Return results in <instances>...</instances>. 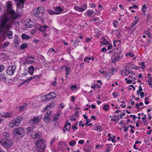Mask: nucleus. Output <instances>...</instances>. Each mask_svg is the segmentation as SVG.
<instances>
[{
  "label": "nucleus",
  "instance_id": "obj_6",
  "mask_svg": "<svg viewBox=\"0 0 152 152\" xmlns=\"http://www.w3.org/2000/svg\"><path fill=\"white\" fill-rule=\"evenodd\" d=\"M52 111L50 110H48L45 113L43 119L46 123H49L50 119L52 118Z\"/></svg>",
  "mask_w": 152,
  "mask_h": 152
},
{
  "label": "nucleus",
  "instance_id": "obj_61",
  "mask_svg": "<svg viewBox=\"0 0 152 152\" xmlns=\"http://www.w3.org/2000/svg\"><path fill=\"white\" fill-rule=\"evenodd\" d=\"M151 18V16L150 14H148L147 15V20H149V19Z\"/></svg>",
  "mask_w": 152,
  "mask_h": 152
},
{
  "label": "nucleus",
  "instance_id": "obj_43",
  "mask_svg": "<svg viewBox=\"0 0 152 152\" xmlns=\"http://www.w3.org/2000/svg\"><path fill=\"white\" fill-rule=\"evenodd\" d=\"M109 108V106L107 104H105L103 106V109L105 111H107Z\"/></svg>",
  "mask_w": 152,
  "mask_h": 152
},
{
  "label": "nucleus",
  "instance_id": "obj_58",
  "mask_svg": "<svg viewBox=\"0 0 152 152\" xmlns=\"http://www.w3.org/2000/svg\"><path fill=\"white\" fill-rule=\"evenodd\" d=\"M37 30L35 29H33L31 31V34L34 35L36 32Z\"/></svg>",
  "mask_w": 152,
  "mask_h": 152
},
{
  "label": "nucleus",
  "instance_id": "obj_46",
  "mask_svg": "<svg viewBox=\"0 0 152 152\" xmlns=\"http://www.w3.org/2000/svg\"><path fill=\"white\" fill-rule=\"evenodd\" d=\"M41 75H39L34 76V80H38L40 79Z\"/></svg>",
  "mask_w": 152,
  "mask_h": 152
},
{
  "label": "nucleus",
  "instance_id": "obj_21",
  "mask_svg": "<svg viewBox=\"0 0 152 152\" xmlns=\"http://www.w3.org/2000/svg\"><path fill=\"white\" fill-rule=\"evenodd\" d=\"M60 115L59 113H57L56 114H55L54 115L52 119V121H56L58 119H59L60 117Z\"/></svg>",
  "mask_w": 152,
  "mask_h": 152
},
{
  "label": "nucleus",
  "instance_id": "obj_1",
  "mask_svg": "<svg viewBox=\"0 0 152 152\" xmlns=\"http://www.w3.org/2000/svg\"><path fill=\"white\" fill-rule=\"evenodd\" d=\"M47 142L43 138H41L36 143V151L44 152L46 147Z\"/></svg>",
  "mask_w": 152,
  "mask_h": 152
},
{
  "label": "nucleus",
  "instance_id": "obj_60",
  "mask_svg": "<svg viewBox=\"0 0 152 152\" xmlns=\"http://www.w3.org/2000/svg\"><path fill=\"white\" fill-rule=\"evenodd\" d=\"M23 11L22 9H18V8L17 7V11L19 13H21Z\"/></svg>",
  "mask_w": 152,
  "mask_h": 152
},
{
  "label": "nucleus",
  "instance_id": "obj_11",
  "mask_svg": "<svg viewBox=\"0 0 152 152\" xmlns=\"http://www.w3.org/2000/svg\"><path fill=\"white\" fill-rule=\"evenodd\" d=\"M10 30H5L4 31V35L6 36L9 39H12L13 38V32L12 31H9Z\"/></svg>",
  "mask_w": 152,
  "mask_h": 152
},
{
  "label": "nucleus",
  "instance_id": "obj_59",
  "mask_svg": "<svg viewBox=\"0 0 152 152\" xmlns=\"http://www.w3.org/2000/svg\"><path fill=\"white\" fill-rule=\"evenodd\" d=\"M113 96L115 97L116 98L117 96H119V94H117L116 92H114L113 93Z\"/></svg>",
  "mask_w": 152,
  "mask_h": 152
},
{
  "label": "nucleus",
  "instance_id": "obj_12",
  "mask_svg": "<svg viewBox=\"0 0 152 152\" xmlns=\"http://www.w3.org/2000/svg\"><path fill=\"white\" fill-rule=\"evenodd\" d=\"M66 124L64 126L63 130V131L65 133L66 130H69L70 129L71 124L69 121L67 120L66 122Z\"/></svg>",
  "mask_w": 152,
  "mask_h": 152
},
{
  "label": "nucleus",
  "instance_id": "obj_26",
  "mask_svg": "<svg viewBox=\"0 0 152 152\" xmlns=\"http://www.w3.org/2000/svg\"><path fill=\"white\" fill-rule=\"evenodd\" d=\"M6 3L7 6L6 7L8 10L12 8V2L11 1H8L6 2Z\"/></svg>",
  "mask_w": 152,
  "mask_h": 152
},
{
  "label": "nucleus",
  "instance_id": "obj_35",
  "mask_svg": "<svg viewBox=\"0 0 152 152\" xmlns=\"http://www.w3.org/2000/svg\"><path fill=\"white\" fill-rule=\"evenodd\" d=\"M79 112L77 111L76 113H75L73 114L72 115V116H73V117H74L76 119L77 118H78L79 116Z\"/></svg>",
  "mask_w": 152,
  "mask_h": 152
},
{
  "label": "nucleus",
  "instance_id": "obj_36",
  "mask_svg": "<svg viewBox=\"0 0 152 152\" xmlns=\"http://www.w3.org/2000/svg\"><path fill=\"white\" fill-rule=\"evenodd\" d=\"M119 23V22L117 20H115L113 22V26L115 28H117L118 26V23Z\"/></svg>",
  "mask_w": 152,
  "mask_h": 152
},
{
  "label": "nucleus",
  "instance_id": "obj_17",
  "mask_svg": "<svg viewBox=\"0 0 152 152\" xmlns=\"http://www.w3.org/2000/svg\"><path fill=\"white\" fill-rule=\"evenodd\" d=\"M47 96H48L49 98H50V100H51L54 97H56V93L54 92H50L47 94Z\"/></svg>",
  "mask_w": 152,
  "mask_h": 152
},
{
  "label": "nucleus",
  "instance_id": "obj_57",
  "mask_svg": "<svg viewBox=\"0 0 152 152\" xmlns=\"http://www.w3.org/2000/svg\"><path fill=\"white\" fill-rule=\"evenodd\" d=\"M85 10L84 7H79V11L80 12H83V11H84Z\"/></svg>",
  "mask_w": 152,
  "mask_h": 152
},
{
  "label": "nucleus",
  "instance_id": "obj_27",
  "mask_svg": "<svg viewBox=\"0 0 152 152\" xmlns=\"http://www.w3.org/2000/svg\"><path fill=\"white\" fill-rule=\"evenodd\" d=\"M64 70L66 72V75H68L71 72L70 68L67 67H65Z\"/></svg>",
  "mask_w": 152,
  "mask_h": 152
},
{
  "label": "nucleus",
  "instance_id": "obj_44",
  "mask_svg": "<svg viewBox=\"0 0 152 152\" xmlns=\"http://www.w3.org/2000/svg\"><path fill=\"white\" fill-rule=\"evenodd\" d=\"M141 66V68L142 69H144L145 67V63L142 62H140L138 63Z\"/></svg>",
  "mask_w": 152,
  "mask_h": 152
},
{
  "label": "nucleus",
  "instance_id": "obj_24",
  "mask_svg": "<svg viewBox=\"0 0 152 152\" xmlns=\"http://www.w3.org/2000/svg\"><path fill=\"white\" fill-rule=\"evenodd\" d=\"M26 108V104H24L23 105L18 107L19 109V111L21 112L24 110Z\"/></svg>",
  "mask_w": 152,
  "mask_h": 152
},
{
  "label": "nucleus",
  "instance_id": "obj_64",
  "mask_svg": "<svg viewBox=\"0 0 152 152\" xmlns=\"http://www.w3.org/2000/svg\"><path fill=\"white\" fill-rule=\"evenodd\" d=\"M79 7L78 6H75L74 7V9L76 11H79Z\"/></svg>",
  "mask_w": 152,
  "mask_h": 152
},
{
  "label": "nucleus",
  "instance_id": "obj_9",
  "mask_svg": "<svg viewBox=\"0 0 152 152\" xmlns=\"http://www.w3.org/2000/svg\"><path fill=\"white\" fill-rule=\"evenodd\" d=\"M16 69L15 66L14 65L9 66L7 70V74L10 75H12L14 73V72Z\"/></svg>",
  "mask_w": 152,
  "mask_h": 152
},
{
  "label": "nucleus",
  "instance_id": "obj_7",
  "mask_svg": "<svg viewBox=\"0 0 152 152\" xmlns=\"http://www.w3.org/2000/svg\"><path fill=\"white\" fill-rule=\"evenodd\" d=\"M0 142L1 144L6 148L11 147L12 145L13 142L12 140H7L4 139L1 140Z\"/></svg>",
  "mask_w": 152,
  "mask_h": 152
},
{
  "label": "nucleus",
  "instance_id": "obj_42",
  "mask_svg": "<svg viewBox=\"0 0 152 152\" xmlns=\"http://www.w3.org/2000/svg\"><path fill=\"white\" fill-rule=\"evenodd\" d=\"M52 105V103L49 104V105H48L46 106L44 109L43 110V112H45L47 111L48 110V107H51Z\"/></svg>",
  "mask_w": 152,
  "mask_h": 152
},
{
  "label": "nucleus",
  "instance_id": "obj_4",
  "mask_svg": "<svg viewBox=\"0 0 152 152\" xmlns=\"http://www.w3.org/2000/svg\"><path fill=\"white\" fill-rule=\"evenodd\" d=\"M44 9L42 7L35 8L34 10V14L36 17L40 18L44 15Z\"/></svg>",
  "mask_w": 152,
  "mask_h": 152
},
{
  "label": "nucleus",
  "instance_id": "obj_41",
  "mask_svg": "<svg viewBox=\"0 0 152 152\" xmlns=\"http://www.w3.org/2000/svg\"><path fill=\"white\" fill-rule=\"evenodd\" d=\"M28 46L27 44L26 43H24L22 44L21 45H20L21 48L22 49H24L26 48Z\"/></svg>",
  "mask_w": 152,
  "mask_h": 152
},
{
  "label": "nucleus",
  "instance_id": "obj_32",
  "mask_svg": "<svg viewBox=\"0 0 152 152\" xmlns=\"http://www.w3.org/2000/svg\"><path fill=\"white\" fill-rule=\"evenodd\" d=\"M33 80H34V76H31V77H29L28 79H26L23 82L22 84L26 82H27V83H28Z\"/></svg>",
  "mask_w": 152,
  "mask_h": 152
},
{
  "label": "nucleus",
  "instance_id": "obj_8",
  "mask_svg": "<svg viewBox=\"0 0 152 152\" xmlns=\"http://www.w3.org/2000/svg\"><path fill=\"white\" fill-rule=\"evenodd\" d=\"M121 53V50H119L118 52L115 51V53L111 57L112 62H116L119 60L121 58L120 56V54Z\"/></svg>",
  "mask_w": 152,
  "mask_h": 152
},
{
  "label": "nucleus",
  "instance_id": "obj_23",
  "mask_svg": "<svg viewBox=\"0 0 152 152\" xmlns=\"http://www.w3.org/2000/svg\"><path fill=\"white\" fill-rule=\"evenodd\" d=\"M42 136V134L40 132H38L35 133L34 134V139L36 138H39Z\"/></svg>",
  "mask_w": 152,
  "mask_h": 152
},
{
  "label": "nucleus",
  "instance_id": "obj_5",
  "mask_svg": "<svg viewBox=\"0 0 152 152\" xmlns=\"http://www.w3.org/2000/svg\"><path fill=\"white\" fill-rule=\"evenodd\" d=\"M23 118L20 116H18L16 119L10 122V126L11 127H14L15 126H18L22 121Z\"/></svg>",
  "mask_w": 152,
  "mask_h": 152
},
{
  "label": "nucleus",
  "instance_id": "obj_51",
  "mask_svg": "<svg viewBox=\"0 0 152 152\" xmlns=\"http://www.w3.org/2000/svg\"><path fill=\"white\" fill-rule=\"evenodd\" d=\"M55 10L57 11L61 12L62 11V10L60 7H58L56 8Z\"/></svg>",
  "mask_w": 152,
  "mask_h": 152
},
{
  "label": "nucleus",
  "instance_id": "obj_52",
  "mask_svg": "<svg viewBox=\"0 0 152 152\" xmlns=\"http://www.w3.org/2000/svg\"><path fill=\"white\" fill-rule=\"evenodd\" d=\"M70 88L72 90L74 91L76 89L77 87L75 85H73L70 87Z\"/></svg>",
  "mask_w": 152,
  "mask_h": 152
},
{
  "label": "nucleus",
  "instance_id": "obj_63",
  "mask_svg": "<svg viewBox=\"0 0 152 152\" xmlns=\"http://www.w3.org/2000/svg\"><path fill=\"white\" fill-rule=\"evenodd\" d=\"M137 6L135 5H134L132 7H129V9L130 10H131V9L132 8H134L135 9H137Z\"/></svg>",
  "mask_w": 152,
  "mask_h": 152
},
{
  "label": "nucleus",
  "instance_id": "obj_20",
  "mask_svg": "<svg viewBox=\"0 0 152 152\" xmlns=\"http://www.w3.org/2000/svg\"><path fill=\"white\" fill-rule=\"evenodd\" d=\"M140 18H137L136 17H135V20H134L132 22V24L131 25V27H133L135 26L137 23L139 21Z\"/></svg>",
  "mask_w": 152,
  "mask_h": 152
},
{
  "label": "nucleus",
  "instance_id": "obj_3",
  "mask_svg": "<svg viewBox=\"0 0 152 152\" xmlns=\"http://www.w3.org/2000/svg\"><path fill=\"white\" fill-rule=\"evenodd\" d=\"M13 134L15 136H17L20 137H21L24 136L25 130L22 127H18L15 128L13 130Z\"/></svg>",
  "mask_w": 152,
  "mask_h": 152
},
{
  "label": "nucleus",
  "instance_id": "obj_10",
  "mask_svg": "<svg viewBox=\"0 0 152 152\" xmlns=\"http://www.w3.org/2000/svg\"><path fill=\"white\" fill-rule=\"evenodd\" d=\"M42 119V117L40 116H37L34 117L33 119H31L29 121V123L33 125L39 123Z\"/></svg>",
  "mask_w": 152,
  "mask_h": 152
},
{
  "label": "nucleus",
  "instance_id": "obj_30",
  "mask_svg": "<svg viewBox=\"0 0 152 152\" xmlns=\"http://www.w3.org/2000/svg\"><path fill=\"white\" fill-rule=\"evenodd\" d=\"M4 31H3L2 30L0 29V36L3 37V39L4 40L6 38V37L4 35L5 33H4Z\"/></svg>",
  "mask_w": 152,
  "mask_h": 152
},
{
  "label": "nucleus",
  "instance_id": "obj_45",
  "mask_svg": "<svg viewBox=\"0 0 152 152\" xmlns=\"http://www.w3.org/2000/svg\"><path fill=\"white\" fill-rule=\"evenodd\" d=\"M10 42H5L3 46V48H5L8 46L10 44Z\"/></svg>",
  "mask_w": 152,
  "mask_h": 152
},
{
  "label": "nucleus",
  "instance_id": "obj_29",
  "mask_svg": "<svg viewBox=\"0 0 152 152\" xmlns=\"http://www.w3.org/2000/svg\"><path fill=\"white\" fill-rule=\"evenodd\" d=\"M42 100L44 101H50V99L49 98L48 96L47 95L46 96H43L42 97Z\"/></svg>",
  "mask_w": 152,
  "mask_h": 152
},
{
  "label": "nucleus",
  "instance_id": "obj_16",
  "mask_svg": "<svg viewBox=\"0 0 152 152\" xmlns=\"http://www.w3.org/2000/svg\"><path fill=\"white\" fill-rule=\"evenodd\" d=\"M1 115L5 118H8L11 116L12 113L8 112L3 113H1Z\"/></svg>",
  "mask_w": 152,
  "mask_h": 152
},
{
  "label": "nucleus",
  "instance_id": "obj_13",
  "mask_svg": "<svg viewBox=\"0 0 152 152\" xmlns=\"http://www.w3.org/2000/svg\"><path fill=\"white\" fill-rule=\"evenodd\" d=\"M49 27L47 25H44L40 26L38 29L41 32H44Z\"/></svg>",
  "mask_w": 152,
  "mask_h": 152
},
{
  "label": "nucleus",
  "instance_id": "obj_55",
  "mask_svg": "<svg viewBox=\"0 0 152 152\" xmlns=\"http://www.w3.org/2000/svg\"><path fill=\"white\" fill-rule=\"evenodd\" d=\"M4 68V66L3 65H0V72H2Z\"/></svg>",
  "mask_w": 152,
  "mask_h": 152
},
{
  "label": "nucleus",
  "instance_id": "obj_14",
  "mask_svg": "<svg viewBox=\"0 0 152 152\" xmlns=\"http://www.w3.org/2000/svg\"><path fill=\"white\" fill-rule=\"evenodd\" d=\"M17 4V7L18 9H22L23 8L24 0H18Z\"/></svg>",
  "mask_w": 152,
  "mask_h": 152
},
{
  "label": "nucleus",
  "instance_id": "obj_62",
  "mask_svg": "<svg viewBox=\"0 0 152 152\" xmlns=\"http://www.w3.org/2000/svg\"><path fill=\"white\" fill-rule=\"evenodd\" d=\"M142 119V122L144 123H145L146 122V121H147V119H146V117H143Z\"/></svg>",
  "mask_w": 152,
  "mask_h": 152
},
{
  "label": "nucleus",
  "instance_id": "obj_37",
  "mask_svg": "<svg viewBox=\"0 0 152 152\" xmlns=\"http://www.w3.org/2000/svg\"><path fill=\"white\" fill-rule=\"evenodd\" d=\"M101 42L104 45H107L109 44V42L104 38L103 39L102 41Z\"/></svg>",
  "mask_w": 152,
  "mask_h": 152
},
{
  "label": "nucleus",
  "instance_id": "obj_56",
  "mask_svg": "<svg viewBox=\"0 0 152 152\" xmlns=\"http://www.w3.org/2000/svg\"><path fill=\"white\" fill-rule=\"evenodd\" d=\"M56 140V138L55 137H54L53 138V139H52L50 141V145H51L54 142H55V141Z\"/></svg>",
  "mask_w": 152,
  "mask_h": 152
},
{
  "label": "nucleus",
  "instance_id": "obj_18",
  "mask_svg": "<svg viewBox=\"0 0 152 152\" xmlns=\"http://www.w3.org/2000/svg\"><path fill=\"white\" fill-rule=\"evenodd\" d=\"M93 130H94L97 132H101L102 131V129L100 126L99 125L95 126L92 128Z\"/></svg>",
  "mask_w": 152,
  "mask_h": 152
},
{
  "label": "nucleus",
  "instance_id": "obj_49",
  "mask_svg": "<svg viewBox=\"0 0 152 152\" xmlns=\"http://www.w3.org/2000/svg\"><path fill=\"white\" fill-rule=\"evenodd\" d=\"M18 36L16 35H15V37L14 39V41L15 43H18Z\"/></svg>",
  "mask_w": 152,
  "mask_h": 152
},
{
  "label": "nucleus",
  "instance_id": "obj_38",
  "mask_svg": "<svg viewBox=\"0 0 152 152\" xmlns=\"http://www.w3.org/2000/svg\"><path fill=\"white\" fill-rule=\"evenodd\" d=\"M9 13L12 15H14L15 14V11L12 9V8L8 10Z\"/></svg>",
  "mask_w": 152,
  "mask_h": 152
},
{
  "label": "nucleus",
  "instance_id": "obj_39",
  "mask_svg": "<svg viewBox=\"0 0 152 152\" xmlns=\"http://www.w3.org/2000/svg\"><path fill=\"white\" fill-rule=\"evenodd\" d=\"M3 136L6 138H8L10 137V133L9 132H5L3 133Z\"/></svg>",
  "mask_w": 152,
  "mask_h": 152
},
{
  "label": "nucleus",
  "instance_id": "obj_25",
  "mask_svg": "<svg viewBox=\"0 0 152 152\" xmlns=\"http://www.w3.org/2000/svg\"><path fill=\"white\" fill-rule=\"evenodd\" d=\"M21 37L22 39H28L30 38V36L26 35V34H22L21 35Z\"/></svg>",
  "mask_w": 152,
  "mask_h": 152
},
{
  "label": "nucleus",
  "instance_id": "obj_47",
  "mask_svg": "<svg viewBox=\"0 0 152 152\" xmlns=\"http://www.w3.org/2000/svg\"><path fill=\"white\" fill-rule=\"evenodd\" d=\"M142 87L141 86L139 87V90L137 91V94L139 95L140 94V92L142 91Z\"/></svg>",
  "mask_w": 152,
  "mask_h": 152
},
{
  "label": "nucleus",
  "instance_id": "obj_54",
  "mask_svg": "<svg viewBox=\"0 0 152 152\" xmlns=\"http://www.w3.org/2000/svg\"><path fill=\"white\" fill-rule=\"evenodd\" d=\"M80 42V41L79 40H75L74 41V44L75 45L77 46L79 45V43Z\"/></svg>",
  "mask_w": 152,
  "mask_h": 152
},
{
  "label": "nucleus",
  "instance_id": "obj_31",
  "mask_svg": "<svg viewBox=\"0 0 152 152\" xmlns=\"http://www.w3.org/2000/svg\"><path fill=\"white\" fill-rule=\"evenodd\" d=\"M0 76V78L1 80H6L7 79L6 75L3 73H1Z\"/></svg>",
  "mask_w": 152,
  "mask_h": 152
},
{
  "label": "nucleus",
  "instance_id": "obj_50",
  "mask_svg": "<svg viewBox=\"0 0 152 152\" xmlns=\"http://www.w3.org/2000/svg\"><path fill=\"white\" fill-rule=\"evenodd\" d=\"M64 145L66 147H67L68 146L67 145H66L65 143H62L60 145H59L58 147L60 149L63 150V149L61 148V147H60V146H61Z\"/></svg>",
  "mask_w": 152,
  "mask_h": 152
},
{
  "label": "nucleus",
  "instance_id": "obj_53",
  "mask_svg": "<svg viewBox=\"0 0 152 152\" xmlns=\"http://www.w3.org/2000/svg\"><path fill=\"white\" fill-rule=\"evenodd\" d=\"M125 28H126L128 30L131 31V32L133 31V27H131V26L130 27H128L127 26L125 27Z\"/></svg>",
  "mask_w": 152,
  "mask_h": 152
},
{
  "label": "nucleus",
  "instance_id": "obj_22",
  "mask_svg": "<svg viewBox=\"0 0 152 152\" xmlns=\"http://www.w3.org/2000/svg\"><path fill=\"white\" fill-rule=\"evenodd\" d=\"M34 70V67L33 66H30L28 69V73L31 75L33 74Z\"/></svg>",
  "mask_w": 152,
  "mask_h": 152
},
{
  "label": "nucleus",
  "instance_id": "obj_34",
  "mask_svg": "<svg viewBox=\"0 0 152 152\" xmlns=\"http://www.w3.org/2000/svg\"><path fill=\"white\" fill-rule=\"evenodd\" d=\"M128 70H126L125 69L124 70H122L121 72V74L122 75H123L124 76H126L128 75Z\"/></svg>",
  "mask_w": 152,
  "mask_h": 152
},
{
  "label": "nucleus",
  "instance_id": "obj_33",
  "mask_svg": "<svg viewBox=\"0 0 152 152\" xmlns=\"http://www.w3.org/2000/svg\"><path fill=\"white\" fill-rule=\"evenodd\" d=\"M34 129L33 127H29L27 129L26 133L28 134H29L31 133Z\"/></svg>",
  "mask_w": 152,
  "mask_h": 152
},
{
  "label": "nucleus",
  "instance_id": "obj_15",
  "mask_svg": "<svg viewBox=\"0 0 152 152\" xmlns=\"http://www.w3.org/2000/svg\"><path fill=\"white\" fill-rule=\"evenodd\" d=\"M85 14L88 16H92L93 17L95 16V13L93 10H88L86 11Z\"/></svg>",
  "mask_w": 152,
  "mask_h": 152
},
{
  "label": "nucleus",
  "instance_id": "obj_28",
  "mask_svg": "<svg viewBox=\"0 0 152 152\" xmlns=\"http://www.w3.org/2000/svg\"><path fill=\"white\" fill-rule=\"evenodd\" d=\"M91 148L89 145H86L83 148V150L85 152H89L91 150Z\"/></svg>",
  "mask_w": 152,
  "mask_h": 152
},
{
  "label": "nucleus",
  "instance_id": "obj_48",
  "mask_svg": "<svg viewBox=\"0 0 152 152\" xmlns=\"http://www.w3.org/2000/svg\"><path fill=\"white\" fill-rule=\"evenodd\" d=\"M48 13L50 15H54V11H53L52 10L50 9L47 10Z\"/></svg>",
  "mask_w": 152,
  "mask_h": 152
},
{
  "label": "nucleus",
  "instance_id": "obj_2",
  "mask_svg": "<svg viewBox=\"0 0 152 152\" xmlns=\"http://www.w3.org/2000/svg\"><path fill=\"white\" fill-rule=\"evenodd\" d=\"M0 25L3 29L10 30L12 28V25L10 23L9 19L7 17L5 18L1 21Z\"/></svg>",
  "mask_w": 152,
  "mask_h": 152
},
{
  "label": "nucleus",
  "instance_id": "obj_19",
  "mask_svg": "<svg viewBox=\"0 0 152 152\" xmlns=\"http://www.w3.org/2000/svg\"><path fill=\"white\" fill-rule=\"evenodd\" d=\"M135 67H136V66L132 64L128 63L126 65V67L128 69H135Z\"/></svg>",
  "mask_w": 152,
  "mask_h": 152
},
{
  "label": "nucleus",
  "instance_id": "obj_40",
  "mask_svg": "<svg viewBox=\"0 0 152 152\" xmlns=\"http://www.w3.org/2000/svg\"><path fill=\"white\" fill-rule=\"evenodd\" d=\"M69 145L71 146H74L76 144V142L75 140H72L69 143Z\"/></svg>",
  "mask_w": 152,
  "mask_h": 152
}]
</instances>
